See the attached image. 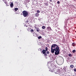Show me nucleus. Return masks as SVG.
Wrapping results in <instances>:
<instances>
[{"mask_svg":"<svg viewBox=\"0 0 76 76\" xmlns=\"http://www.w3.org/2000/svg\"><path fill=\"white\" fill-rule=\"evenodd\" d=\"M55 51H56L55 52ZM55 52V54L56 55H58L59 54V49L56 50L51 49V53H54Z\"/></svg>","mask_w":76,"mask_h":76,"instance_id":"f257e3e1","label":"nucleus"},{"mask_svg":"<svg viewBox=\"0 0 76 76\" xmlns=\"http://www.w3.org/2000/svg\"><path fill=\"white\" fill-rule=\"evenodd\" d=\"M51 49H55V50H59V48L57 45H53L51 46Z\"/></svg>","mask_w":76,"mask_h":76,"instance_id":"f03ea898","label":"nucleus"},{"mask_svg":"<svg viewBox=\"0 0 76 76\" xmlns=\"http://www.w3.org/2000/svg\"><path fill=\"white\" fill-rule=\"evenodd\" d=\"M23 16L24 17H26L28 15V13L27 11L24 10L23 11Z\"/></svg>","mask_w":76,"mask_h":76,"instance_id":"7ed1b4c3","label":"nucleus"},{"mask_svg":"<svg viewBox=\"0 0 76 76\" xmlns=\"http://www.w3.org/2000/svg\"><path fill=\"white\" fill-rule=\"evenodd\" d=\"M46 50H42V53H43V54H44V55H45V56H47V55L46 53Z\"/></svg>","mask_w":76,"mask_h":76,"instance_id":"20e7f679","label":"nucleus"},{"mask_svg":"<svg viewBox=\"0 0 76 76\" xmlns=\"http://www.w3.org/2000/svg\"><path fill=\"white\" fill-rule=\"evenodd\" d=\"M39 14L38 13H36L34 15L35 17H39Z\"/></svg>","mask_w":76,"mask_h":76,"instance_id":"39448f33","label":"nucleus"},{"mask_svg":"<svg viewBox=\"0 0 76 76\" xmlns=\"http://www.w3.org/2000/svg\"><path fill=\"white\" fill-rule=\"evenodd\" d=\"M47 30L48 31H51V27H50L48 26L47 28Z\"/></svg>","mask_w":76,"mask_h":76,"instance_id":"423d86ee","label":"nucleus"},{"mask_svg":"<svg viewBox=\"0 0 76 76\" xmlns=\"http://www.w3.org/2000/svg\"><path fill=\"white\" fill-rule=\"evenodd\" d=\"M13 3H11V4H10V6L12 7H13Z\"/></svg>","mask_w":76,"mask_h":76,"instance_id":"0eeeda50","label":"nucleus"},{"mask_svg":"<svg viewBox=\"0 0 76 76\" xmlns=\"http://www.w3.org/2000/svg\"><path fill=\"white\" fill-rule=\"evenodd\" d=\"M75 42H73L72 44V46L73 47L75 46Z\"/></svg>","mask_w":76,"mask_h":76,"instance_id":"6e6552de","label":"nucleus"},{"mask_svg":"<svg viewBox=\"0 0 76 76\" xmlns=\"http://www.w3.org/2000/svg\"><path fill=\"white\" fill-rule=\"evenodd\" d=\"M4 3H5V4H6V5H7V4H8V3H7V2L6 1H5Z\"/></svg>","mask_w":76,"mask_h":76,"instance_id":"1a4fd4ad","label":"nucleus"},{"mask_svg":"<svg viewBox=\"0 0 76 76\" xmlns=\"http://www.w3.org/2000/svg\"><path fill=\"white\" fill-rule=\"evenodd\" d=\"M18 9V8H15V11H17Z\"/></svg>","mask_w":76,"mask_h":76,"instance_id":"9d476101","label":"nucleus"},{"mask_svg":"<svg viewBox=\"0 0 76 76\" xmlns=\"http://www.w3.org/2000/svg\"><path fill=\"white\" fill-rule=\"evenodd\" d=\"M70 67L72 68H73L74 67V65H71Z\"/></svg>","mask_w":76,"mask_h":76,"instance_id":"9b49d317","label":"nucleus"},{"mask_svg":"<svg viewBox=\"0 0 76 76\" xmlns=\"http://www.w3.org/2000/svg\"><path fill=\"white\" fill-rule=\"evenodd\" d=\"M68 56H69L70 57H72V54H71V53H69V54Z\"/></svg>","mask_w":76,"mask_h":76,"instance_id":"f8f14e48","label":"nucleus"},{"mask_svg":"<svg viewBox=\"0 0 76 76\" xmlns=\"http://www.w3.org/2000/svg\"><path fill=\"white\" fill-rule=\"evenodd\" d=\"M39 30H40V29H39V28H38L37 29L36 31H37V32H39Z\"/></svg>","mask_w":76,"mask_h":76,"instance_id":"ddd939ff","label":"nucleus"},{"mask_svg":"<svg viewBox=\"0 0 76 76\" xmlns=\"http://www.w3.org/2000/svg\"><path fill=\"white\" fill-rule=\"evenodd\" d=\"M42 29H44L45 28V26H42Z\"/></svg>","mask_w":76,"mask_h":76,"instance_id":"4468645a","label":"nucleus"},{"mask_svg":"<svg viewBox=\"0 0 76 76\" xmlns=\"http://www.w3.org/2000/svg\"><path fill=\"white\" fill-rule=\"evenodd\" d=\"M37 13H40V11H39V10H37Z\"/></svg>","mask_w":76,"mask_h":76,"instance_id":"2eb2a0df","label":"nucleus"},{"mask_svg":"<svg viewBox=\"0 0 76 76\" xmlns=\"http://www.w3.org/2000/svg\"><path fill=\"white\" fill-rule=\"evenodd\" d=\"M75 51H76V50H73L72 52H73V53H75Z\"/></svg>","mask_w":76,"mask_h":76,"instance_id":"dca6fc26","label":"nucleus"},{"mask_svg":"<svg viewBox=\"0 0 76 76\" xmlns=\"http://www.w3.org/2000/svg\"><path fill=\"white\" fill-rule=\"evenodd\" d=\"M42 38V37H41V36H39L38 37V39H41Z\"/></svg>","mask_w":76,"mask_h":76,"instance_id":"f3484780","label":"nucleus"},{"mask_svg":"<svg viewBox=\"0 0 76 76\" xmlns=\"http://www.w3.org/2000/svg\"><path fill=\"white\" fill-rule=\"evenodd\" d=\"M46 51H48V48L47 47H45V50Z\"/></svg>","mask_w":76,"mask_h":76,"instance_id":"a211bd4d","label":"nucleus"},{"mask_svg":"<svg viewBox=\"0 0 76 76\" xmlns=\"http://www.w3.org/2000/svg\"><path fill=\"white\" fill-rule=\"evenodd\" d=\"M45 5L47 6L48 5V4L47 3H45Z\"/></svg>","mask_w":76,"mask_h":76,"instance_id":"6ab92c4d","label":"nucleus"},{"mask_svg":"<svg viewBox=\"0 0 76 76\" xmlns=\"http://www.w3.org/2000/svg\"><path fill=\"white\" fill-rule=\"evenodd\" d=\"M34 27H35V28L36 29H38V28L36 27V26H34Z\"/></svg>","mask_w":76,"mask_h":76,"instance_id":"aec40b11","label":"nucleus"},{"mask_svg":"<svg viewBox=\"0 0 76 76\" xmlns=\"http://www.w3.org/2000/svg\"><path fill=\"white\" fill-rule=\"evenodd\" d=\"M34 31V30H33L32 29H31V32H33Z\"/></svg>","mask_w":76,"mask_h":76,"instance_id":"412c9836","label":"nucleus"},{"mask_svg":"<svg viewBox=\"0 0 76 76\" xmlns=\"http://www.w3.org/2000/svg\"><path fill=\"white\" fill-rule=\"evenodd\" d=\"M74 72H76V68L74 69Z\"/></svg>","mask_w":76,"mask_h":76,"instance_id":"4be33fe9","label":"nucleus"},{"mask_svg":"<svg viewBox=\"0 0 76 76\" xmlns=\"http://www.w3.org/2000/svg\"><path fill=\"white\" fill-rule=\"evenodd\" d=\"M29 29H30V27H28V29H27L28 31H29Z\"/></svg>","mask_w":76,"mask_h":76,"instance_id":"5701e85b","label":"nucleus"},{"mask_svg":"<svg viewBox=\"0 0 76 76\" xmlns=\"http://www.w3.org/2000/svg\"><path fill=\"white\" fill-rule=\"evenodd\" d=\"M28 22V21L26 20V23H27Z\"/></svg>","mask_w":76,"mask_h":76,"instance_id":"b1692460","label":"nucleus"},{"mask_svg":"<svg viewBox=\"0 0 76 76\" xmlns=\"http://www.w3.org/2000/svg\"><path fill=\"white\" fill-rule=\"evenodd\" d=\"M49 54V52L48 51L47 52V54Z\"/></svg>","mask_w":76,"mask_h":76,"instance_id":"393cba45","label":"nucleus"},{"mask_svg":"<svg viewBox=\"0 0 76 76\" xmlns=\"http://www.w3.org/2000/svg\"><path fill=\"white\" fill-rule=\"evenodd\" d=\"M57 4H59V3H60V2H59V1H57Z\"/></svg>","mask_w":76,"mask_h":76,"instance_id":"a878e982","label":"nucleus"},{"mask_svg":"<svg viewBox=\"0 0 76 76\" xmlns=\"http://www.w3.org/2000/svg\"><path fill=\"white\" fill-rule=\"evenodd\" d=\"M50 1L51 2L52 1V0H50Z\"/></svg>","mask_w":76,"mask_h":76,"instance_id":"bb28decb","label":"nucleus"},{"mask_svg":"<svg viewBox=\"0 0 76 76\" xmlns=\"http://www.w3.org/2000/svg\"><path fill=\"white\" fill-rule=\"evenodd\" d=\"M26 27H28V26H26Z\"/></svg>","mask_w":76,"mask_h":76,"instance_id":"cd10ccee","label":"nucleus"},{"mask_svg":"<svg viewBox=\"0 0 76 76\" xmlns=\"http://www.w3.org/2000/svg\"><path fill=\"white\" fill-rule=\"evenodd\" d=\"M74 0V1H75V0Z\"/></svg>","mask_w":76,"mask_h":76,"instance_id":"c85d7f7f","label":"nucleus"},{"mask_svg":"<svg viewBox=\"0 0 76 76\" xmlns=\"http://www.w3.org/2000/svg\"><path fill=\"white\" fill-rule=\"evenodd\" d=\"M37 0H36V1H37Z\"/></svg>","mask_w":76,"mask_h":76,"instance_id":"c756f323","label":"nucleus"}]
</instances>
